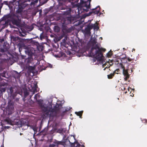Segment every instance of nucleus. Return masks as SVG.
I'll list each match as a JSON object with an SVG mask.
<instances>
[{"mask_svg": "<svg viewBox=\"0 0 147 147\" xmlns=\"http://www.w3.org/2000/svg\"><path fill=\"white\" fill-rule=\"evenodd\" d=\"M90 45L92 47L89 52V55L94 57L93 59V62L97 61V64H101V49L99 47L98 43L94 38L92 39L90 42Z\"/></svg>", "mask_w": 147, "mask_h": 147, "instance_id": "obj_1", "label": "nucleus"}, {"mask_svg": "<svg viewBox=\"0 0 147 147\" xmlns=\"http://www.w3.org/2000/svg\"><path fill=\"white\" fill-rule=\"evenodd\" d=\"M6 121L8 124L11 125H17L19 127H21L24 126L26 127H25V129L29 126L34 131H36L37 130V128L35 125H30L27 122L26 123V120H24L20 121L18 117H13L11 119H6Z\"/></svg>", "mask_w": 147, "mask_h": 147, "instance_id": "obj_2", "label": "nucleus"}, {"mask_svg": "<svg viewBox=\"0 0 147 147\" xmlns=\"http://www.w3.org/2000/svg\"><path fill=\"white\" fill-rule=\"evenodd\" d=\"M11 20L12 23L17 26L20 25V19L17 15L13 13H11L4 16L0 21L1 24L6 26L8 23L7 21Z\"/></svg>", "mask_w": 147, "mask_h": 147, "instance_id": "obj_3", "label": "nucleus"}, {"mask_svg": "<svg viewBox=\"0 0 147 147\" xmlns=\"http://www.w3.org/2000/svg\"><path fill=\"white\" fill-rule=\"evenodd\" d=\"M40 105L42 110L46 114L51 115L54 113H56L60 111L61 109L62 108V105L61 104H57L53 109L51 108L52 105L50 104L48 107L46 105H43L41 104Z\"/></svg>", "mask_w": 147, "mask_h": 147, "instance_id": "obj_4", "label": "nucleus"}, {"mask_svg": "<svg viewBox=\"0 0 147 147\" xmlns=\"http://www.w3.org/2000/svg\"><path fill=\"white\" fill-rule=\"evenodd\" d=\"M119 59L115 58L112 60L108 59V61L105 59V63L102 64V67H105L104 70H105L106 68H108L110 66L112 65L113 64L115 63V64H119Z\"/></svg>", "mask_w": 147, "mask_h": 147, "instance_id": "obj_5", "label": "nucleus"}, {"mask_svg": "<svg viewBox=\"0 0 147 147\" xmlns=\"http://www.w3.org/2000/svg\"><path fill=\"white\" fill-rule=\"evenodd\" d=\"M91 0H88L87 1H82L80 3V10L82 12H86L89 11L90 8V2Z\"/></svg>", "mask_w": 147, "mask_h": 147, "instance_id": "obj_6", "label": "nucleus"}, {"mask_svg": "<svg viewBox=\"0 0 147 147\" xmlns=\"http://www.w3.org/2000/svg\"><path fill=\"white\" fill-rule=\"evenodd\" d=\"M95 26L94 24H88L86 28L84 30H82V32L85 35L90 36V30L92 29Z\"/></svg>", "mask_w": 147, "mask_h": 147, "instance_id": "obj_7", "label": "nucleus"}, {"mask_svg": "<svg viewBox=\"0 0 147 147\" xmlns=\"http://www.w3.org/2000/svg\"><path fill=\"white\" fill-rule=\"evenodd\" d=\"M119 65L123 69V74L125 76L124 79L126 81L129 77V75L128 73V69H125L124 66L121 63H120Z\"/></svg>", "mask_w": 147, "mask_h": 147, "instance_id": "obj_8", "label": "nucleus"}, {"mask_svg": "<svg viewBox=\"0 0 147 147\" xmlns=\"http://www.w3.org/2000/svg\"><path fill=\"white\" fill-rule=\"evenodd\" d=\"M14 88L13 87H11L9 89L7 90V91L8 93L11 96H12L13 98H14L16 96V91L14 92L13 93V89Z\"/></svg>", "mask_w": 147, "mask_h": 147, "instance_id": "obj_9", "label": "nucleus"}, {"mask_svg": "<svg viewBox=\"0 0 147 147\" xmlns=\"http://www.w3.org/2000/svg\"><path fill=\"white\" fill-rule=\"evenodd\" d=\"M100 6H98L95 8L92 9V11L89 12V15H90L92 13H94L95 14H98L100 13Z\"/></svg>", "mask_w": 147, "mask_h": 147, "instance_id": "obj_10", "label": "nucleus"}, {"mask_svg": "<svg viewBox=\"0 0 147 147\" xmlns=\"http://www.w3.org/2000/svg\"><path fill=\"white\" fill-rule=\"evenodd\" d=\"M62 23L63 24L67 25L70 24L71 22V18L67 17L62 20Z\"/></svg>", "mask_w": 147, "mask_h": 147, "instance_id": "obj_11", "label": "nucleus"}, {"mask_svg": "<svg viewBox=\"0 0 147 147\" xmlns=\"http://www.w3.org/2000/svg\"><path fill=\"white\" fill-rule=\"evenodd\" d=\"M79 0H77L74 2H71V4L72 5L73 7H77L78 11L80 10V3H78Z\"/></svg>", "mask_w": 147, "mask_h": 147, "instance_id": "obj_12", "label": "nucleus"}, {"mask_svg": "<svg viewBox=\"0 0 147 147\" xmlns=\"http://www.w3.org/2000/svg\"><path fill=\"white\" fill-rule=\"evenodd\" d=\"M14 108L13 105H11L9 106L7 110V112L8 111V114H11L14 112Z\"/></svg>", "mask_w": 147, "mask_h": 147, "instance_id": "obj_13", "label": "nucleus"}, {"mask_svg": "<svg viewBox=\"0 0 147 147\" xmlns=\"http://www.w3.org/2000/svg\"><path fill=\"white\" fill-rule=\"evenodd\" d=\"M53 144L55 145L56 147H58L60 145H63L64 143L62 141H59L57 140H55L53 142Z\"/></svg>", "mask_w": 147, "mask_h": 147, "instance_id": "obj_14", "label": "nucleus"}, {"mask_svg": "<svg viewBox=\"0 0 147 147\" xmlns=\"http://www.w3.org/2000/svg\"><path fill=\"white\" fill-rule=\"evenodd\" d=\"M106 51V49H105L102 48V64H103L104 62H105V57H104L102 53L105 52Z\"/></svg>", "mask_w": 147, "mask_h": 147, "instance_id": "obj_15", "label": "nucleus"}, {"mask_svg": "<svg viewBox=\"0 0 147 147\" xmlns=\"http://www.w3.org/2000/svg\"><path fill=\"white\" fill-rule=\"evenodd\" d=\"M113 51L111 50L108 53H107L106 55V58H110L113 55Z\"/></svg>", "mask_w": 147, "mask_h": 147, "instance_id": "obj_16", "label": "nucleus"}, {"mask_svg": "<svg viewBox=\"0 0 147 147\" xmlns=\"http://www.w3.org/2000/svg\"><path fill=\"white\" fill-rule=\"evenodd\" d=\"M34 67L32 66H30L28 68V73L30 74L31 73H33L34 72Z\"/></svg>", "mask_w": 147, "mask_h": 147, "instance_id": "obj_17", "label": "nucleus"}, {"mask_svg": "<svg viewBox=\"0 0 147 147\" xmlns=\"http://www.w3.org/2000/svg\"><path fill=\"white\" fill-rule=\"evenodd\" d=\"M24 51L26 54L28 55L29 56L31 55L32 54V52H31V50L29 49L28 47L27 49Z\"/></svg>", "mask_w": 147, "mask_h": 147, "instance_id": "obj_18", "label": "nucleus"}, {"mask_svg": "<svg viewBox=\"0 0 147 147\" xmlns=\"http://www.w3.org/2000/svg\"><path fill=\"white\" fill-rule=\"evenodd\" d=\"M16 94H17V93L21 95H22V89L20 88L19 87L17 88V90L16 91Z\"/></svg>", "mask_w": 147, "mask_h": 147, "instance_id": "obj_19", "label": "nucleus"}, {"mask_svg": "<svg viewBox=\"0 0 147 147\" xmlns=\"http://www.w3.org/2000/svg\"><path fill=\"white\" fill-rule=\"evenodd\" d=\"M114 73H111L110 74L107 75V78L109 79H112L114 76Z\"/></svg>", "mask_w": 147, "mask_h": 147, "instance_id": "obj_20", "label": "nucleus"}, {"mask_svg": "<svg viewBox=\"0 0 147 147\" xmlns=\"http://www.w3.org/2000/svg\"><path fill=\"white\" fill-rule=\"evenodd\" d=\"M15 72L16 73L14 76L15 78L18 79L20 78V74L16 71H15Z\"/></svg>", "mask_w": 147, "mask_h": 147, "instance_id": "obj_21", "label": "nucleus"}, {"mask_svg": "<svg viewBox=\"0 0 147 147\" xmlns=\"http://www.w3.org/2000/svg\"><path fill=\"white\" fill-rule=\"evenodd\" d=\"M9 3L10 5H14L16 3H17L18 4H19V2L18 1H16V0H13L12 1H10Z\"/></svg>", "mask_w": 147, "mask_h": 147, "instance_id": "obj_22", "label": "nucleus"}, {"mask_svg": "<svg viewBox=\"0 0 147 147\" xmlns=\"http://www.w3.org/2000/svg\"><path fill=\"white\" fill-rule=\"evenodd\" d=\"M54 30L55 32H58L60 30V28L58 26H55Z\"/></svg>", "mask_w": 147, "mask_h": 147, "instance_id": "obj_23", "label": "nucleus"}, {"mask_svg": "<svg viewBox=\"0 0 147 147\" xmlns=\"http://www.w3.org/2000/svg\"><path fill=\"white\" fill-rule=\"evenodd\" d=\"M83 111H80L79 112H75V113L78 116H80V117L81 118V117L82 115Z\"/></svg>", "mask_w": 147, "mask_h": 147, "instance_id": "obj_24", "label": "nucleus"}, {"mask_svg": "<svg viewBox=\"0 0 147 147\" xmlns=\"http://www.w3.org/2000/svg\"><path fill=\"white\" fill-rule=\"evenodd\" d=\"M24 96L25 97H26L29 95V92L27 90L24 91Z\"/></svg>", "mask_w": 147, "mask_h": 147, "instance_id": "obj_25", "label": "nucleus"}, {"mask_svg": "<svg viewBox=\"0 0 147 147\" xmlns=\"http://www.w3.org/2000/svg\"><path fill=\"white\" fill-rule=\"evenodd\" d=\"M37 86L36 84H34V88L33 90L34 92H37Z\"/></svg>", "mask_w": 147, "mask_h": 147, "instance_id": "obj_26", "label": "nucleus"}, {"mask_svg": "<svg viewBox=\"0 0 147 147\" xmlns=\"http://www.w3.org/2000/svg\"><path fill=\"white\" fill-rule=\"evenodd\" d=\"M80 144H79L77 142H74V146L75 147H77L78 146L79 147H80Z\"/></svg>", "mask_w": 147, "mask_h": 147, "instance_id": "obj_27", "label": "nucleus"}, {"mask_svg": "<svg viewBox=\"0 0 147 147\" xmlns=\"http://www.w3.org/2000/svg\"><path fill=\"white\" fill-rule=\"evenodd\" d=\"M63 130V128H61L58 129L57 131L59 133H62Z\"/></svg>", "mask_w": 147, "mask_h": 147, "instance_id": "obj_28", "label": "nucleus"}, {"mask_svg": "<svg viewBox=\"0 0 147 147\" xmlns=\"http://www.w3.org/2000/svg\"><path fill=\"white\" fill-rule=\"evenodd\" d=\"M5 90L6 89L5 88H0V91L1 92H5Z\"/></svg>", "mask_w": 147, "mask_h": 147, "instance_id": "obj_29", "label": "nucleus"}, {"mask_svg": "<svg viewBox=\"0 0 147 147\" xmlns=\"http://www.w3.org/2000/svg\"><path fill=\"white\" fill-rule=\"evenodd\" d=\"M119 71V69H117L115 70L114 72L113 73H114V74L115 75V74H118V72Z\"/></svg>", "mask_w": 147, "mask_h": 147, "instance_id": "obj_30", "label": "nucleus"}, {"mask_svg": "<svg viewBox=\"0 0 147 147\" xmlns=\"http://www.w3.org/2000/svg\"><path fill=\"white\" fill-rule=\"evenodd\" d=\"M38 0H35L34 1L31 2V5H32V4H35L37 3L38 2Z\"/></svg>", "mask_w": 147, "mask_h": 147, "instance_id": "obj_31", "label": "nucleus"}, {"mask_svg": "<svg viewBox=\"0 0 147 147\" xmlns=\"http://www.w3.org/2000/svg\"><path fill=\"white\" fill-rule=\"evenodd\" d=\"M39 63L40 65V66H41L43 65H41V63H45V61L44 60H40V61H39Z\"/></svg>", "mask_w": 147, "mask_h": 147, "instance_id": "obj_32", "label": "nucleus"}, {"mask_svg": "<svg viewBox=\"0 0 147 147\" xmlns=\"http://www.w3.org/2000/svg\"><path fill=\"white\" fill-rule=\"evenodd\" d=\"M39 97V95L38 94H37L36 95H35L34 96V98L36 100H37V98L38 97Z\"/></svg>", "mask_w": 147, "mask_h": 147, "instance_id": "obj_33", "label": "nucleus"}, {"mask_svg": "<svg viewBox=\"0 0 147 147\" xmlns=\"http://www.w3.org/2000/svg\"><path fill=\"white\" fill-rule=\"evenodd\" d=\"M40 38L41 40H42V38H44V36H43V33H42L40 35Z\"/></svg>", "mask_w": 147, "mask_h": 147, "instance_id": "obj_34", "label": "nucleus"}, {"mask_svg": "<svg viewBox=\"0 0 147 147\" xmlns=\"http://www.w3.org/2000/svg\"><path fill=\"white\" fill-rule=\"evenodd\" d=\"M132 60V59L130 58H128L127 59V60L129 62L131 61Z\"/></svg>", "mask_w": 147, "mask_h": 147, "instance_id": "obj_35", "label": "nucleus"}, {"mask_svg": "<svg viewBox=\"0 0 147 147\" xmlns=\"http://www.w3.org/2000/svg\"><path fill=\"white\" fill-rule=\"evenodd\" d=\"M19 35L20 36H24V35L22 34L21 33H20V34H19Z\"/></svg>", "mask_w": 147, "mask_h": 147, "instance_id": "obj_36", "label": "nucleus"}, {"mask_svg": "<svg viewBox=\"0 0 147 147\" xmlns=\"http://www.w3.org/2000/svg\"><path fill=\"white\" fill-rule=\"evenodd\" d=\"M4 39H0V42H2L4 41Z\"/></svg>", "mask_w": 147, "mask_h": 147, "instance_id": "obj_37", "label": "nucleus"}, {"mask_svg": "<svg viewBox=\"0 0 147 147\" xmlns=\"http://www.w3.org/2000/svg\"><path fill=\"white\" fill-rule=\"evenodd\" d=\"M47 131V128H45L44 130L43 131L45 132H46Z\"/></svg>", "mask_w": 147, "mask_h": 147, "instance_id": "obj_38", "label": "nucleus"}, {"mask_svg": "<svg viewBox=\"0 0 147 147\" xmlns=\"http://www.w3.org/2000/svg\"><path fill=\"white\" fill-rule=\"evenodd\" d=\"M66 39H67V38H65L63 39V40H64V41H65V40Z\"/></svg>", "mask_w": 147, "mask_h": 147, "instance_id": "obj_39", "label": "nucleus"}, {"mask_svg": "<svg viewBox=\"0 0 147 147\" xmlns=\"http://www.w3.org/2000/svg\"><path fill=\"white\" fill-rule=\"evenodd\" d=\"M25 0V1H30V0Z\"/></svg>", "mask_w": 147, "mask_h": 147, "instance_id": "obj_40", "label": "nucleus"}, {"mask_svg": "<svg viewBox=\"0 0 147 147\" xmlns=\"http://www.w3.org/2000/svg\"><path fill=\"white\" fill-rule=\"evenodd\" d=\"M37 12H36L34 13V15H36V13Z\"/></svg>", "mask_w": 147, "mask_h": 147, "instance_id": "obj_41", "label": "nucleus"}, {"mask_svg": "<svg viewBox=\"0 0 147 147\" xmlns=\"http://www.w3.org/2000/svg\"><path fill=\"white\" fill-rule=\"evenodd\" d=\"M28 59V62H29V59Z\"/></svg>", "mask_w": 147, "mask_h": 147, "instance_id": "obj_42", "label": "nucleus"}, {"mask_svg": "<svg viewBox=\"0 0 147 147\" xmlns=\"http://www.w3.org/2000/svg\"><path fill=\"white\" fill-rule=\"evenodd\" d=\"M127 93V92L126 91L125 92V94H126Z\"/></svg>", "mask_w": 147, "mask_h": 147, "instance_id": "obj_43", "label": "nucleus"}, {"mask_svg": "<svg viewBox=\"0 0 147 147\" xmlns=\"http://www.w3.org/2000/svg\"><path fill=\"white\" fill-rule=\"evenodd\" d=\"M47 1H46L45 2H44L43 3H46V2H47Z\"/></svg>", "mask_w": 147, "mask_h": 147, "instance_id": "obj_44", "label": "nucleus"}, {"mask_svg": "<svg viewBox=\"0 0 147 147\" xmlns=\"http://www.w3.org/2000/svg\"><path fill=\"white\" fill-rule=\"evenodd\" d=\"M103 13H101L102 15H103ZM103 16H104V15H103Z\"/></svg>", "mask_w": 147, "mask_h": 147, "instance_id": "obj_45", "label": "nucleus"}, {"mask_svg": "<svg viewBox=\"0 0 147 147\" xmlns=\"http://www.w3.org/2000/svg\"><path fill=\"white\" fill-rule=\"evenodd\" d=\"M128 91H129V88H128Z\"/></svg>", "mask_w": 147, "mask_h": 147, "instance_id": "obj_46", "label": "nucleus"}, {"mask_svg": "<svg viewBox=\"0 0 147 147\" xmlns=\"http://www.w3.org/2000/svg\"><path fill=\"white\" fill-rule=\"evenodd\" d=\"M104 11V10H103V11H102V12H103Z\"/></svg>", "mask_w": 147, "mask_h": 147, "instance_id": "obj_47", "label": "nucleus"}, {"mask_svg": "<svg viewBox=\"0 0 147 147\" xmlns=\"http://www.w3.org/2000/svg\"><path fill=\"white\" fill-rule=\"evenodd\" d=\"M2 52H4V51H2Z\"/></svg>", "mask_w": 147, "mask_h": 147, "instance_id": "obj_48", "label": "nucleus"}, {"mask_svg": "<svg viewBox=\"0 0 147 147\" xmlns=\"http://www.w3.org/2000/svg\"><path fill=\"white\" fill-rule=\"evenodd\" d=\"M125 88H124V90H125Z\"/></svg>", "mask_w": 147, "mask_h": 147, "instance_id": "obj_49", "label": "nucleus"}, {"mask_svg": "<svg viewBox=\"0 0 147 147\" xmlns=\"http://www.w3.org/2000/svg\"><path fill=\"white\" fill-rule=\"evenodd\" d=\"M100 13H99V15H100Z\"/></svg>", "mask_w": 147, "mask_h": 147, "instance_id": "obj_50", "label": "nucleus"}, {"mask_svg": "<svg viewBox=\"0 0 147 147\" xmlns=\"http://www.w3.org/2000/svg\"><path fill=\"white\" fill-rule=\"evenodd\" d=\"M101 39H102V38H101Z\"/></svg>", "mask_w": 147, "mask_h": 147, "instance_id": "obj_51", "label": "nucleus"}, {"mask_svg": "<svg viewBox=\"0 0 147 147\" xmlns=\"http://www.w3.org/2000/svg\"><path fill=\"white\" fill-rule=\"evenodd\" d=\"M20 135H21V133H20Z\"/></svg>", "mask_w": 147, "mask_h": 147, "instance_id": "obj_52", "label": "nucleus"}]
</instances>
